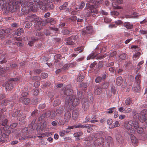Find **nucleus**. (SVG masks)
Wrapping results in <instances>:
<instances>
[{
  "mask_svg": "<svg viewBox=\"0 0 147 147\" xmlns=\"http://www.w3.org/2000/svg\"><path fill=\"white\" fill-rule=\"evenodd\" d=\"M66 91V93L64 92L65 94L67 95L65 100V105L67 108L73 110L79 104V100L74 95H68L67 93L69 91L70 92V94L71 93L72 94V92L71 90H69L67 89Z\"/></svg>",
  "mask_w": 147,
  "mask_h": 147,
  "instance_id": "nucleus-1",
  "label": "nucleus"
},
{
  "mask_svg": "<svg viewBox=\"0 0 147 147\" xmlns=\"http://www.w3.org/2000/svg\"><path fill=\"white\" fill-rule=\"evenodd\" d=\"M124 127L131 134H133L135 133V130L133 127L137 129L138 127V123L135 120H132L129 121L128 123H125Z\"/></svg>",
  "mask_w": 147,
  "mask_h": 147,
  "instance_id": "nucleus-2",
  "label": "nucleus"
},
{
  "mask_svg": "<svg viewBox=\"0 0 147 147\" xmlns=\"http://www.w3.org/2000/svg\"><path fill=\"white\" fill-rule=\"evenodd\" d=\"M87 7L84 9V17H88L90 16L91 15V13H97V10L94 8V6L91 5L90 4H86Z\"/></svg>",
  "mask_w": 147,
  "mask_h": 147,
  "instance_id": "nucleus-3",
  "label": "nucleus"
},
{
  "mask_svg": "<svg viewBox=\"0 0 147 147\" xmlns=\"http://www.w3.org/2000/svg\"><path fill=\"white\" fill-rule=\"evenodd\" d=\"M106 134L105 132H101L96 133L93 140L94 141H96L98 143V145L102 144L106 140Z\"/></svg>",
  "mask_w": 147,
  "mask_h": 147,
  "instance_id": "nucleus-4",
  "label": "nucleus"
},
{
  "mask_svg": "<svg viewBox=\"0 0 147 147\" xmlns=\"http://www.w3.org/2000/svg\"><path fill=\"white\" fill-rule=\"evenodd\" d=\"M0 5L3 10L7 11L10 10L12 8H13L11 2L7 3L5 0H0Z\"/></svg>",
  "mask_w": 147,
  "mask_h": 147,
  "instance_id": "nucleus-5",
  "label": "nucleus"
},
{
  "mask_svg": "<svg viewBox=\"0 0 147 147\" xmlns=\"http://www.w3.org/2000/svg\"><path fill=\"white\" fill-rule=\"evenodd\" d=\"M131 48L133 49V51L135 53L133 56V60L136 61L139 58L141 55V50L140 48L136 45L131 46Z\"/></svg>",
  "mask_w": 147,
  "mask_h": 147,
  "instance_id": "nucleus-6",
  "label": "nucleus"
},
{
  "mask_svg": "<svg viewBox=\"0 0 147 147\" xmlns=\"http://www.w3.org/2000/svg\"><path fill=\"white\" fill-rule=\"evenodd\" d=\"M11 132L10 130L2 131L0 129V142L6 141V138L10 133Z\"/></svg>",
  "mask_w": 147,
  "mask_h": 147,
  "instance_id": "nucleus-7",
  "label": "nucleus"
},
{
  "mask_svg": "<svg viewBox=\"0 0 147 147\" xmlns=\"http://www.w3.org/2000/svg\"><path fill=\"white\" fill-rule=\"evenodd\" d=\"M28 92L27 91L24 92L22 91V97H21L19 99V101L22 102L23 104L25 105H28L30 102V99L28 98H25L24 96H27L28 94Z\"/></svg>",
  "mask_w": 147,
  "mask_h": 147,
  "instance_id": "nucleus-8",
  "label": "nucleus"
},
{
  "mask_svg": "<svg viewBox=\"0 0 147 147\" xmlns=\"http://www.w3.org/2000/svg\"><path fill=\"white\" fill-rule=\"evenodd\" d=\"M82 35L86 34H92L94 32L93 27L91 26H87L86 27V30H82L80 31Z\"/></svg>",
  "mask_w": 147,
  "mask_h": 147,
  "instance_id": "nucleus-9",
  "label": "nucleus"
},
{
  "mask_svg": "<svg viewBox=\"0 0 147 147\" xmlns=\"http://www.w3.org/2000/svg\"><path fill=\"white\" fill-rule=\"evenodd\" d=\"M147 111L146 110H143L141 112L142 116L140 117V120L142 122H145L147 124V117L146 119V117L147 115Z\"/></svg>",
  "mask_w": 147,
  "mask_h": 147,
  "instance_id": "nucleus-10",
  "label": "nucleus"
},
{
  "mask_svg": "<svg viewBox=\"0 0 147 147\" xmlns=\"http://www.w3.org/2000/svg\"><path fill=\"white\" fill-rule=\"evenodd\" d=\"M27 18L30 21L33 22H37L38 24H40L41 23V22L39 21L38 18H37L36 16L34 15L28 16Z\"/></svg>",
  "mask_w": 147,
  "mask_h": 147,
  "instance_id": "nucleus-11",
  "label": "nucleus"
},
{
  "mask_svg": "<svg viewBox=\"0 0 147 147\" xmlns=\"http://www.w3.org/2000/svg\"><path fill=\"white\" fill-rule=\"evenodd\" d=\"M34 2H37V3H36V7H34V8H37L38 7H39L42 10H45L46 9V6L45 5H42L41 3L42 2L39 1V0H34Z\"/></svg>",
  "mask_w": 147,
  "mask_h": 147,
  "instance_id": "nucleus-12",
  "label": "nucleus"
},
{
  "mask_svg": "<svg viewBox=\"0 0 147 147\" xmlns=\"http://www.w3.org/2000/svg\"><path fill=\"white\" fill-rule=\"evenodd\" d=\"M5 89L6 91L10 90L13 88V86L10 81L6 83L5 85Z\"/></svg>",
  "mask_w": 147,
  "mask_h": 147,
  "instance_id": "nucleus-13",
  "label": "nucleus"
},
{
  "mask_svg": "<svg viewBox=\"0 0 147 147\" xmlns=\"http://www.w3.org/2000/svg\"><path fill=\"white\" fill-rule=\"evenodd\" d=\"M8 31L7 30H6V31H5L4 30H0V40L1 39H3L5 35V32H7L8 33L10 32L11 30V29H8Z\"/></svg>",
  "mask_w": 147,
  "mask_h": 147,
  "instance_id": "nucleus-14",
  "label": "nucleus"
},
{
  "mask_svg": "<svg viewBox=\"0 0 147 147\" xmlns=\"http://www.w3.org/2000/svg\"><path fill=\"white\" fill-rule=\"evenodd\" d=\"M71 117L70 113L68 111L66 112L64 115V119L65 121H68L70 119Z\"/></svg>",
  "mask_w": 147,
  "mask_h": 147,
  "instance_id": "nucleus-15",
  "label": "nucleus"
},
{
  "mask_svg": "<svg viewBox=\"0 0 147 147\" xmlns=\"http://www.w3.org/2000/svg\"><path fill=\"white\" fill-rule=\"evenodd\" d=\"M123 25L124 27L127 29H131L133 27V24L129 22H125L123 23Z\"/></svg>",
  "mask_w": 147,
  "mask_h": 147,
  "instance_id": "nucleus-16",
  "label": "nucleus"
},
{
  "mask_svg": "<svg viewBox=\"0 0 147 147\" xmlns=\"http://www.w3.org/2000/svg\"><path fill=\"white\" fill-rule=\"evenodd\" d=\"M72 117L73 119H76L77 118L79 115V112L76 109L74 110L72 113Z\"/></svg>",
  "mask_w": 147,
  "mask_h": 147,
  "instance_id": "nucleus-17",
  "label": "nucleus"
},
{
  "mask_svg": "<svg viewBox=\"0 0 147 147\" xmlns=\"http://www.w3.org/2000/svg\"><path fill=\"white\" fill-rule=\"evenodd\" d=\"M123 80L121 77L119 76L116 79V84L118 86H120L122 83Z\"/></svg>",
  "mask_w": 147,
  "mask_h": 147,
  "instance_id": "nucleus-18",
  "label": "nucleus"
},
{
  "mask_svg": "<svg viewBox=\"0 0 147 147\" xmlns=\"http://www.w3.org/2000/svg\"><path fill=\"white\" fill-rule=\"evenodd\" d=\"M139 16V14L136 12H134L131 15H126L125 17L127 18H136L138 17Z\"/></svg>",
  "mask_w": 147,
  "mask_h": 147,
  "instance_id": "nucleus-19",
  "label": "nucleus"
},
{
  "mask_svg": "<svg viewBox=\"0 0 147 147\" xmlns=\"http://www.w3.org/2000/svg\"><path fill=\"white\" fill-rule=\"evenodd\" d=\"M131 142L132 143L134 144L133 145L134 146H135L136 144L138 142V140L136 139V137L132 135L133 134H131Z\"/></svg>",
  "mask_w": 147,
  "mask_h": 147,
  "instance_id": "nucleus-20",
  "label": "nucleus"
},
{
  "mask_svg": "<svg viewBox=\"0 0 147 147\" xmlns=\"http://www.w3.org/2000/svg\"><path fill=\"white\" fill-rule=\"evenodd\" d=\"M24 32V30L22 28H20L17 29L16 31V34L18 36H19L22 33Z\"/></svg>",
  "mask_w": 147,
  "mask_h": 147,
  "instance_id": "nucleus-21",
  "label": "nucleus"
},
{
  "mask_svg": "<svg viewBox=\"0 0 147 147\" xmlns=\"http://www.w3.org/2000/svg\"><path fill=\"white\" fill-rule=\"evenodd\" d=\"M102 91L101 88L98 87L95 89L94 92L95 94L99 95L101 93Z\"/></svg>",
  "mask_w": 147,
  "mask_h": 147,
  "instance_id": "nucleus-22",
  "label": "nucleus"
},
{
  "mask_svg": "<svg viewBox=\"0 0 147 147\" xmlns=\"http://www.w3.org/2000/svg\"><path fill=\"white\" fill-rule=\"evenodd\" d=\"M132 101L131 98H127L125 100V103L126 105H129L132 103Z\"/></svg>",
  "mask_w": 147,
  "mask_h": 147,
  "instance_id": "nucleus-23",
  "label": "nucleus"
},
{
  "mask_svg": "<svg viewBox=\"0 0 147 147\" xmlns=\"http://www.w3.org/2000/svg\"><path fill=\"white\" fill-rule=\"evenodd\" d=\"M133 90L136 92H138L140 90L139 85H137L136 86H134L133 88Z\"/></svg>",
  "mask_w": 147,
  "mask_h": 147,
  "instance_id": "nucleus-24",
  "label": "nucleus"
},
{
  "mask_svg": "<svg viewBox=\"0 0 147 147\" xmlns=\"http://www.w3.org/2000/svg\"><path fill=\"white\" fill-rule=\"evenodd\" d=\"M120 125V123H119V122L118 121H117L115 122L114 125H111V128H113L118 127Z\"/></svg>",
  "mask_w": 147,
  "mask_h": 147,
  "instance_id": "nucleus-25",
  "label": "nucleus"
},
{
  "mask_svg": "<svg viewBox=\"0 0 147 147\" xmlns=\"http://www.w3.org/2000/svg\"><path fill=\"white\" fill-rule=\"evenodd\" d=\"M63 111V108L61 107L58 108L56 110L57 113L58 114H61L62 113Z\"/></svg>",
  "mask_w": 147,
  "mask_h": 147,
  "instance_id": "nucleus-26",
  "label": "nucleus"
},
{
  "mask_svg": "<svg viewBox=\"0 0 147 147\" xmlns=\"http://www.w3.org/2000/svg\"><path fill=\"white\" fill-rule=\"evenodd\" d=\"M11 102H9V100H5L2 101V104L3 105L6 106L9 103L10 104Z\"/></svg>",
  "mask_w": 147,
  "mask_h": 147,
  "instance_id": "nucleus-27",
  "label": "nucleus"
},
{
  "mask_svg": "<svg viewBox=\"0 0 147 147\" xmlns=\"http://www.w3.org/2000/svg\"><path fill=\"white\" fill-rule=\"evenodd\" d=\"M68 3L65 2L63 4L59 7V8L61 10L64 9H65L68 5Z\"/></svg>",
  "mask_w": 147,
  "mask_h": 147,
  "instance_id": "nucleus-28",
  "label": "nucleus"
},
{
  "mask_svg": "<svg viewBox=\"0 0 147 147\" xmlns=\"http://www.w3.org/2000/svg\"><path fill=\"white\" fill-rule=\"evenodd\" d=\"M127 57V55L126 54L123 53L120 54L119 56V58L121 59H125Z\"/></svg>",
  "mask_w": 147,
  "mask_h": 147,
  "instance_id": "nucleus-29",
  "label": "nucleus"
},
{
  "mask_svg": "<svg viewBox=\"0 0 147 147\" xmlns=\"http://www.w3.org/2000/svg\"><path fill=\"white\" fill-rule=\"evenodd\" d=\"M140 76L139 75H137L135 77V79L136 80V82L137 85H140V81L139 78L140 77Z\"/></svg>",
  "mask_w": 147,
  "mask_h": 147,
  "instance_id": "nucleus-30",
  "label": "nucleus"
},
{
  "mask_svg": "<svg viewBox=\"0 0 147 147\" xmlns=\"http://www.w3.org/2000/svg\"><path fill=\"white\" fill-rule=\"evenodd\" d=\"M85 5V3L84 2L82 1L79 5L78 9H81L83 8Z\"/></svg>",
  "mask_w": 147,
  "mask_h": 147,
  "instance_id": "nucleus-31",
  "label": "nucleus"
},
{
  "mask_svg": "<svg viewBox=\"0 0 147 147\" xmlns=\"http://www.w3.org/2000/svg\"><path fill=\"white\" fill-rule=\"evenodd\" d=\"M137 129V131L138 133L141 134L143 133V128L139 127V125L138 124V127L136 129Z\"/></svg>",
  "mask_w": 147,
  "mask_h": 147,
  "instance_id": "nucleus-32",
  "label": "nucleus"
},
{
  "mask_svg": "<svg viewBox=\"0 0 147 147\" xmlns=\"http://www.w3.org/2000/svg\"><path fill=\"white\" fill-rule=\"evenodd\" d=\"M69 132V131H66L65 130H62L60 131L59 132V134L60 136L61 137H63L64 136L65 133H67V132Z\"/></svg>",
  "mask_w": 147,
  "mask_h": 147,
  "instance_id": "nucleus-33",
  "label": "nucleus"
},
{
  "mask_svg": "<svg viewBox=\"0 0 147 147\" xmlns=\"http://www.w3.org/2000/svg\"><path fill=\"white\" fill-rule=\"evenodd\" d=\"M84 78V76H78L77 79V81L78 82H82Z\"/></svg>",
  "mask_w": 147,
  "mask_h": 147,
  "instance_id": "nucleus-34",
  "label": "nucleus"
},
{
  "mask_svg": "<svg viewBox=\"0 0 147 147\" xmlns=\"http://www.w3.org/2000/svg\"><path fill=\"white\" fill-rule=\"evenodd\" d=\"M133 115H136V114H138V115L136 116V118H138L140 119V117L142 116L141 113L140 114L139 113L138 114L137 113V112L136 111H134L132 112Z\"/></svg>",
  "mask_w": 147,
  "mask_h": 147,
  "instance_id": "nucleus-35",
  "label": "nucleus"
},
{
  "mask_svg": "<svg viewBox=\"0 0 147 147\" xmlns=\"http://www.w3.org/2000/svg\"><path fill=\"white\" fill-rule=\"evenodd\" d=\"M83 134V133L81 132H78L74 133V137H80Z\"/></svg>",
  "mask_w": 147,
  "mask_h": 147,
  "instance_id": "nucleus-36",
  "label": "nucleus"
},
{
  "mask_svg": "<svg viewBox=\"0 0 147 147\" xmlns=\"http://www.w3.org/2000/svg\"><path fill=\"white\" fill-rule=\"evenodd\" d=\"M75 127L76 128H78L79 127H81L82 128H84L85 127H87V126L86 125H82L80 124H79L77 125H74Z\"/></svg>",
  "mask_w": 147,
  "mask_h": 147,
  "instance_id": "nucleus-37",
  "label": "nucleus"
},
{
  "mask_svg": "<svg viewBox=\"0 0 147 147\" xmlns=\"http://www.w3.org/2000/svg\"><path fill=\"white\" fill-rule=\"evenodd\" d=\"M116 139L117 141L118 142H119L121 141L122 140L121 136L119 134L117 135L116 136Z\"/></svg>",
  "mask_w": 147,
  "mask_h": 147,
  "instance_id": "nucleus-38",
  "label": "nucleus"
},
{
  "mask_svg": "<svg viewBox=\"0 0 147 147\" xmlns=\"http://www.w3.org/2000/svg\"><path fill=\"white\" fill-rule=\"evenodd\" d=\"M94 1L96 2H95V3L96 5H97V7H99V5L102 4L103 2V1L102 0H100L97 2H96V1L95 0Z\"/></svg>",
  "mask_w": 147,
  "mask_h": 147,
  "instance_id": "nucleus-39",
  "label": "nucleus"
},
{
  "mask_svg": "<svg viewBox=\"0 0 147 147\" xmlns=\"http://www.w3.org/2000/svg\"><path fill=\"white\" fill-rule=\"evenodd\" d=\"M83 47H78L74 49L75 51H78L77 53H80L83 51Z\"/></svg>",
  "mask_w": 147,
  "mask_h": 147,
  "instance_id": "nucleus-40",
  "label": "nucleus"
},
{
  "mask_svg": "<svg viewBox=\"0 0 147 147\" xmlns=\"http://www.w3.org/2000/svg\"><path fill=\"white\" fill-rule=\"evenodd\" d=\"M124 113H128L130 112L131 111V109L129 108H126L124 109Z\"/></svg>",
  "mask_w": 147,
  "mask_h": 147,
  "instance_id": "nucleus-41",
  "label": "nucleus"
},
{
  "mask_svg": "<svg viewBox=\"0 0 147 147\" xmlns=\"http://www.w3.org/2000/svg\"><path fill=\"white\" fill-rule=\"evenodd\" d=\"M77 63L76 62H73L69 64V67H75Z\"/></svg>",
  "mask_w": 147,
  "mask_h": 147,
  "instance_id": "nucleus-42",
  "label": "nucleus"
},
{
  "mask_svg": "<svg viewBox=\"0 0 147 147\" xmlns=\"http://www.w3.org/2000/svg\"><path fill=\"white\" fill-rule=\"evenodd\" d=\"M60 104V101L59 100H57L54 101L53 105L54 106H57L59 105Z\"/></svg>",
  "mask_w": 147,
  "mask_h": 147,
  "instance_id": "nucleus-43",
  "label": "nucleus"
},
{
  "mask_svg": "<svg viewBox=\"0 0 147 147\" xmlns=\"http://www.w3.org/2000/svg\"><path fill=\"white\" fill-rule=\"evenodd\" d=\"M102 80V78L100 76H98L96 78L95 81L96 82L98 83L100 82Z\"/></svg>",
  "mask_w": 147,
  "mask_h": 147,
  "instance_id": "nucleus-44",
  "label": "nucleus"
},
{
  "mask_svg": "<svg viewBox=\"0 0 147 147\" xmlns=\"http://www.w3.org/2000/svg\"><path fill=\"white\" fill-rule=\"evenodd\" d=\"M94 54L93 53H91L87 57V60H89L90 59H92L94 58Z\"/></svg>",
  "mask_w": 147,
  "mask_h": 147,
  "instance_id": "nucleus-45",
  "label": "nucleus"
},
{
  "mask_svg": "<svg viewBox=\"0 0 147 147\" xmlns=\"http://www.w3.org/2000/svg\"><path fill=\"white\" fill-rule=\"evenodd\" d=\"M140 35H144L147 34V30H140Z\"/></svg>",
  "mask_w": 147,
  "mask_h": 147,
  "instance_id": "nucleus-46",
  "label": "nucleus"
},
{
  "mask_svg": "<svg viewBox=\"0 0 147 147\" xmlns=\"http://www.w3.org/2000/svg\"><path fill=\"white\" fill-rule=\"evenodd\" d=\"M41 76L42 78L45 79L48 77V74L46 73H42L41 74Z\"/></svg>",
  "mask_w": 147,
  "mask_h": 147,
  "instance_id": "nucleus-47",
  "label": "nucleus"
},
{
  "mask_svg": "<svg viewBox=\"0 0 147 147\" xmlns=\"http://www.w3.org/2000/svg\"><path fill=\"white\" fill-rule=\"evenodd\" d=\"M115 109V107H113L111 108L110 109H108L109 111H108V113L110 114L112 113L114 111V110Z\"/></svg>",
  "mask_w": 147,
  "mask_h": 147,
  "instance_id": "nucleus-48",
  "label": "nucleus"
},
{
  "mask_svg": "<svg viewBox=\"0 0 147 147\" xmlns=\"http://www.w3.org/2000/svg\"><path fill=\"white\" fill-rule=\"evenodd\" d=\"M5 71V68L1 67H0V74L4 73Z\"/></svg>",
  "mask_w": 147,
  "mask_h": 147,
  "instance_id": "nucleus-49",
  "label": "nucleus"
},
{
  "mask_svg": "<svg viewBox=\"0 0 147 147\" xmlns=\"http://www.w3.org/2000/svg\"><path fill=\"white\" fill-rule=\"evenodd\" d=\"M111 21V19L109 18L106 17L104 18V21L106 23L109 22Z\"/></svg>",
  "mask_w": 147,
  "mask_h": 147,
  "instance_id": "nucleus-50",
  "label": "nucleus"
},
{
  "mask_svg": "<svg viewBox=\"0 0 147 147\" xmlns=\"http://www.w3.org/2000/svg\"><path fill=\"white\" fill-rule=\"evenodd\" d=\"M47 123L46 122H43L42 124L41 125V127L42 129H45L47 127Z\"/></svg>",
  "mask_w": 147,
  "mask_h": 147,
  "instance_id": "nucleus-51",
  "label": "nucleus"
},
{
  "mask_svg": "<svg viewBox=\"0 0 147 147\" xmlns=\"http://www.w3.org/2000/svg\"><path fill=\"white\" fill-rule=\"evenodd\" d=\"M57 114L55 111H52L51 113V117H55L56 116Z\"/></svg>",
  "mask_w": 147,
  "mask_h": 147,
  "instance_id": "nucleus-52",
  "label": "nucleus"
},
{
  "mask_svg": "<svg viewBox=\"0 0 147 147\" xmlns=\"http://www.w3.org/2000/svg\"><path fill=\"white\" fill-rule=\"evenodd\" d=\"M111 15L115 16H118L119 14V13L116 11H114L111 12Z\"/></svg>",
  "mask_w": 147,
  "mask_h": 147,
  "instance_id": "nucleus-53",
  "label": "nucleus"
},
{
  "mask_svg": "<svg viewBox=\"0 0 147 147\" xmlns=\"http://www.w3.org/2000/svg\"><path fill=\"white\" fill-rule=\"evenodd\" d=\"M93 125H90V127L89 126H87V128H88V129H87V131L89 132H90L92 131V129L91 127H93Z\"/></svg>",
  "mask_w": 147,
  "mask_h": 147,
  "instance_id": "nucleus-54",
  "label": "nucleus"
},
{
  "mask_svg": "<svg viewBox=\"0 0 147 147\" xmlns=\"http://www.w3.org/2000/svg\"><path fill=\"white\" fill-rule=\"evenodd\" d=\"M18 125L17 123H13L10 125V127L11 129H13L15 127Z\"/></svg>",
  "mask_w": 147,
  "mask_h": 147,
  "instance_id": "nucleus-55",
  "label": "nucleus"
},
{
  "mask_svg": "<svg viewBox=\"0 0 147 147\" xmlns=\"http://www.w3.org/2000/svg\"><path fill=\"white\" fill-rule=\"evenodd\" d=\"M74 42L72 41L69 40V39H68L67 42H66V44L67 45H73Z\"/></svg>",
  "mask_w": 147,
  "mask_h": 147,
  "instance_id": "nucleus-56",
  "label": "nucleus"
},
{
  "mask_svg": "<svg viewBox=\"0 0 147 147\" xmlns=\"http://www.w3.org/2000/svg\"><path fill=\"white\" fill-rule=\"evenodd\" d=\"M125 115L123 114H122L120 115L119 116V119L122 120L124 119L125 118Z\"/></svg>",
  "mask_w": 147,
  "mask_h": 147,
  "instance_id": "nucleus-57",
  "label": "nucleus"
},
{
  "mask_svg": "<svg viewBox=\"0 0 147 147\" xmlns=\"http://www.w3.org/2000/svg\"><path fill=\"white\" fill-rule=\"evenodd\" d=\"M131 63L130 62H127L125 63V67H129L130 66H131Z\"/></svg>",
  "mask_w": 147,
  "mask_h": 147,
  "instance_id": "nucleus-58",
  "label": "nucleus"
},
{
  "mask_svg": "<svg viewBox=\"0 0 147 147\" xmlns=\"http://www.w3.org/2000/svg\"><path fill=\"white\" fill-rule=\"evenodd\" d=\"M63 32L64 34H68L70 33L69 31L67 29H65L63 30Z\"/></svg>",
  "mask_w": 147,
  "mask_h": 147,
  "instance_id": "nucleus-59",
  "label": "nucleus"
},
{
  "mask_svg": "<svg viewBox=\"0 0 147 147\" xmlns=\"http://www.w3.org/2000/svg\"><path fill=\"white\" fill-rule=\"evenodd\" d=\"M113 122L112 120L111 119H108L107 121V123L108 125H110L112 124Z\"/></svg>",
  "mask_w": 147,
  "mask_h": 147,
  "instance_id": "nucleus-60",
  "label": "nucleus"
},
{
  "mask_svg": "<svg viewBox=\"0 0 147 147\" xmlns=\"http://www.w3.org/2000/svg\"><path fill=\"white\" fill-rule=\"evenodd\" d=\"M39 92L38 89H36L34 90L33 94L34 95H36L38 94Z\"/></svg>",
  "mask_w": 147,
  "mask_h": 147,
  "instance_id": "nucleus-61",
  "label": "nucleus"
},
{
  "mask_svg": "<svg viewBox=\"0 0 147 147\" xmlns=\"http://www.w3.org/2000/svg\"><path fill=\"white\" fill-rule=\"evenodd\" d=\"M69 66V65L68 66V65L67 64H65V65H64L63 67L62 68V70L63 69L64 70H67Z\"/></svg>",
  "mask_w": 147,
  "mask_h": 147,
  "instance_id": "nucleus-62",
  "label": "nucleus"
},
{
  "mask_svg": "<svg viewBox=\"0 0 147 147\" xmlns=\"http://www.w3.org/2000/svg\"><path fill=\"white\" fill-rule=\"evenodd\" d=\"M32 24L31 23H28L26 25L25 27L26 28H29L32 26Z\"/></svg>",
  "mask_w": 147,
  "mask_h": 147,
  "instance_id": "nucleus-63",
  "label": "nucleus"
},
{
  "mask_svg": "<svg viewBox=\"0 0 147 147\" xmlns=\"http://www.w3.org/2000/svg\"><path fill=\"white\" fill-rule=\"evenodd\" d=\"M110 28H116L117 26L115 24H111L109 26Z\"/></svg>",
  "mask_w": 147,
  "mask_h": 147,
  "instance_id": "nucleus-64",
  "label": "nucleus"
}]
</instances>
